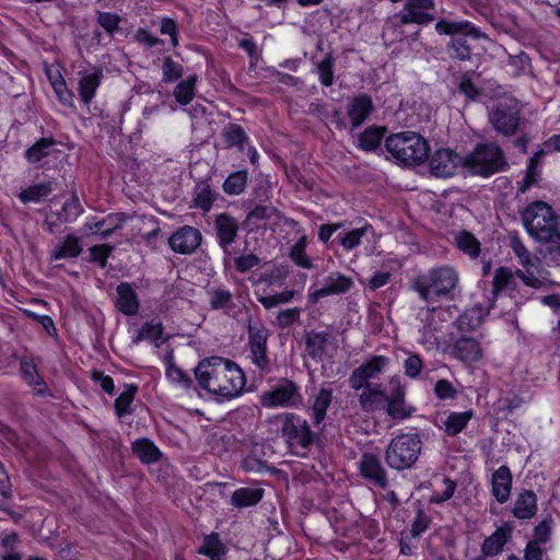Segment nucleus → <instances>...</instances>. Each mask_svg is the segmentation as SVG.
Here are the masks:
<instances>
[{"label":"nucleus","mask_w":560,"mask_h":560,"mask_svg":"<svg viewBox=\"0 0 560 560\" xmlns=\"http://www.w3.org/2000/svg\"><path fill=\"white\" fill-rule=\"evenodd\" d=\"M195 377L199 386L218 400H231L238 397L246 384L242 369L233 361L222 357L202 359L195 368Z\"/></svg>","instance_id":"1"},{"label":"nucleus","mask_w":560,"mask_h":560,"mask_svg":"<svg viewBox=\"0 0 560 560\" xmlns=\"http://www.w3.org/2000/svg\"><path fill=\"white\" fill-rule=\"evenodd\" d=\"M522 224L538 244L556 246L560 254V212L549 203L536 200L521 211Z\"/></svg>","instance_id":"2"},{"label":"nucleus","mask_w":560,"mask_h":560,"mask_svg":"<svg viewBox=\"0 0 560 560\" xmlns=\"http://www.w3.org/2000/svg\"><path fill=\"white\" fill-rule=\"evenodd\" d=\"M458 283V273L451 266H440L429 269L425 273L412 280L411 288L421 301L435 303L447 296Z\"/></svg>","instance_id":"3"},{"label":"nucleus","mask_w":560,"mask_h":560,"mask_svg":"<svg viewBox=\"0 0 560 560\" xmlns=\"http://www.w3.org/2000/svg\"><path fill=\"white\" fill-rule=\"evenodd\" d=\"M385 147L394 159L406 165H419L429 158L428 141L413 131L390 135Z\"/></svg>","instance_id":"4"},{"label":"nucleus","mask_w":560,"mask_h":560,"mask_svg":"<svg viewBox=\"0 0 560 560\" xmlns=\"http://www.w3.org/2000/svg\"><path fill=\"white\" fill-rule=\"evenodd\" d=\"M463 167L471 175L489 177L508 170L509 163L498 144L481 143L464 158Z\"/></svg>","instance_id":"5"},{"label":"nucleus","mask_w":560,"mask_h":560,"mask_svg":"<svg viewBox=\"0 0 560 560\" xmlns=\"http://www.w3.org/2000/svg\"><path fill=\"white\" fill-rule=\"evenodd\" d=\"M277 419L281 423V436L288 446L295 454L305 455L317 439V434L311 430L308 422L294 413H283Z\"/></svg>","instance_id":"6"},{"label":"nucleus","mask_w":560,"mask_h":560,"mask_svg":"<svg viewBox=\"0 0 560 560\" xmlns=\"http://www.w3.org/2000/svg\"><path fill=\"white\" fill-rule=\"evenodd\" d=\"M421 447L422 442L418 434L397 435L390 441L385 451V460L393 469H408L418 460Z\"/></svg>","instance_id":"7"},{"label":"nucleus","mask_w":560,"mask_h":560,"mask_svg":"<svg viewBox=\"0 0 560 560\" xmlns=\"http://www.w3.org/2000/svg\"><path fill=\"white\" fill-rule=\"evenodd\" d=\"M249 359L261 372H267L270 360L267 355L268 328L260 320L248 319L247 324Z\"/></svg>","instance_id":"8"},{"label":"nucleus","mask_w":560,"mask_h":560,"mask_svg":"<svg viewBox=\"0 0 560 560\" xmlns=\"http://www.w3.org/2000/svg\"><path fill=\"white\" fill-rule=\"evenodd\" d=\"M521 110L515 100L498 102L489 114V120L494 130L505 137L513 136L521 121Z\"/></svg>","instance_id":"9"},{"label":"nucleus","mask_w":560,"mask_h":560,"mask_svg":"<svg viewBox=\"0 0 560 560\" xmlns=\"http://www.w3.org/2000/svg\"><path fill=\"white\" fill-rule=\"evenodd\" d=\"M259 401L265 408L293 407L302 401L298 385L282 378L271 389L262 392Z\"/></svg>","instance_id":"10"},{"label":"nucleus","mask_w":560,"mask_h":560,"mask_svg":"<svg viewBox=\"0 0 560 560\" xmlns=\"http://www.w3.org/2000/svg\"><path fill=\"white\" fill-rule=\"evenodd\" d=\"M383 407L386 415L394 420H405L415 412V408L406 401V389L397 375L389 380V390L385 395Z\"/></svg>","instance_id":"11"},{"label":"nucleus","mask_w":560,"mask_h":560,"mask_svg":"<svg viewBox=\"0 0 560 560\" xmlns=\"http://www.w3.org/2000/svg\"><path fill=\"white\" fill-rule=\"evenodd\" d=\"M435 8L434 0H406L395 19L402 25H428L436 19Z\"/></svg>","instance_id":"12"},{"label":"nucleus","mask_w":560,"mask_h":560,"mask_svg":"<svg viewBox=\"0 0 560 560\" xmlns=\"http://www.w3.org/2000/svg\"><path fill=\"white\" fill-rule=\"evenodd\" d=\"M434 30L439 35H445L452 38L455 36L469 37L475 40L488 38L479 26L468 20L454 19L452 18V13L447 16L439 18L435 22Z\"/></svg>","instance_id":"13"},{"label":"nucleus","mask_w":560,"mask_h":560,"mask_svg":"<svg viewBox=\"0 0 560 560\" xmlns=\"http://www.w3.org/2000/svg\"><path fill=\"white\" fill-rule=\"evenodd\" d=\"M389 359L385 355H373L355 368L349 376V386L353 390H360L365 385H373L370 381L376 378L388 365Z\"/></svg>","instance_id":"14"},{"label":"nucleus","mask_w":560,"mask_h":560,"mask_svg":"<svg viewBox=\"0 0 560 560\" xmlns=\"http://www.w3.org/2000/svg\"><path fill=\"white\" fill-rule=\"evenodd\" d=\"M353 285L354 282L352 278L340 272H330L324 278L323 287L310 291L307 296L310 302L315 304L326 296L345 294L349 292Z\"/></svg>","instance_id":"15"},{"label":"nucleus","mask_w":560,"mask_h":560,"mask_svg":"<svg viewBox=\"0 0 560 560\" xmlns=\"http://www.w3.org/2000/svg\"><path fill=\"white\" fill-rule=\"evenodd\" d=\"M464 158L451 149H439L429 159V167L435 177H451L458 166H463Z\"/></svg>","instance_id":"16"},{"label":"nucleus","mask_w":560,"mask_h":560,"mask_svg":"<svg viewBox=\"0 0 560 560\" xmlns=\"http://www.w3.org/2000/svg\"><path fill=\"white\" fill-rule=\"evenodd\" d=\"M359 469L361 476L373 486L385 489L388 487V476L383 467L378 455L373 453H364L359 460Z\"/></svg>","instance_id":"17"},{"label":"nucleus","mask_w":560,"mask_h":560,"mask_svg":"<svg viewBox=\"0 0 560 560\" xmlns=\"http://www.w3.org/2000/svg\"><path fill=\"white\" fill-rule=\"evenodd\" d=\"M201 241L202 235L198 229L184 225L170 236L168 245L177 254L190 255L200 246Z\"/></svg>","instance_id":"18"},{"label":"nucleus","mask_w":560,"mask_h":560,"mask_svg":"<svg viewBox=\"0 0 560 560\" xmlns=\"http://www.w3.org/2000/svg\"><path fill=\"white\" fill-rule=\"evenodd\" d=\"M453 358L465 364H471L481 360L483 351L480 341L472 337L462 336L450 346Z\"/></svg>","instance_id":"19"},{"label":"nucleus","mask_w":560,"mask_h":560,"mask_svg":"<svg viewBox=\"0 0 560 560\" xmlns=\"http://www.w3.org/2000/svg\"><path fill=\"white\" fill-rule=\"evenodd\" d=\"M214 229L220 247L230 254V246L235 242L238 232V222L228 213L215 215Z\"/></svg>","instance_id":"20"},{"label":"nucleus","mask_w":560,"mask_h":560,"mask_svg":"<svg viewBox=\"0 0 560 560\" xmlns=\"http://www.w3.org/2000/svg\"><path fill=\"white\" fill-rule=\"evenodd\" d=\"M513 477L506 465L500 466L491 477V492L499 503H505L511 495Z\"/></svg>","instance_id":"21"},{"label":"nucleus","mask_w":560,"mask_h":560,"mask_svg":"<svg viewBox=\"0 0 560 560\" xmlns=\"http://www.w3.org/2000/svg\"><path fill=\"white\" fill-rule=\"evenodd\" d=\"M125 222L124 213H110L102 220L91 219L84 224V230L93 234H100L102 238L109 237Z\"/></svg>","instance_id":"22"},{"label":"nucleus","mask_w":560,"mask_h":560,"mask_svg":"<svg viewBox=\"0 0 560 560\" xmlns=\"http://www.w3.org/2000/svg\"><path fill=\"white\" fill-rule=\"evenodd\" d=\"M117 298L115 306L117 310L127 316H133L138 313L140 303L138 295L130 283L121 282L116 289Z\"/></svg>","instance_id":"23"},{"label":"nucleus","mask_w":560,"mask_h":560,"mask_svg":"<svg viewBox=\"0 0 560 560\" xmlns=\"http://www.w3.org/2000/svg\"><path fill=\"white\" fill-rule=\"evenodd\" d=\"M361 394L359 395V405L362 411L372 413L376 411L383 404L386 393L384 392L383 385L374 383L373 385H365L361 387Z\"/></svg>","instance_id":"24"},{"label":"nucleus","mask_w":560,"mask_h":560,"mask_svg":"<svg viewBox=\"0 0 560 560\" xmlns=\"http://www.w3.org/2000/svg\"><path fill=\"white\" fill-rule=\"evenodd\" d=\"M374 106L372 98L366 94L354 97L348 106V116L351 120V129L360 127L372 113Z\"/></svg>","instance_id":"25"},{"label":"nucleus","mask_w":560,"mask_h":560,"mask_svg":"<svg viewBox=\"0 0 560 560\" xmlns=\"http://www.w3.org/2000/svg\"><path fill=\"white\" fill-rule=\"evenodd\" d=\"M104 77L101 68H94L92 72L82 75L78 83V91L82 103L86 106L91 104L95 97L96 91L101 85Z\"/></svg>","instance_id":"26"},{"label":"nucleus","mask_w":560,"mask_h":560,"mask_svg":"<svg viewBox=\"0 0 560 560\" xmlns=\"http://www.w3.org/2000/svg\"><path fill=\"white\" fill-rule=\"evenodd\" d=\"M56 144L54 138H40L25 150L24 158L28 163L37 164L56 151Z\"/></svg>","instance_id":"27"},{"label":"nucleus","mask_w":560,"mask_h":560,"mask_svg":"<svg viewBox=\"0 0 560 560\" xmlns=\"http://www.w3.org/2000/svg\"><path fill=\"white\" fill-rule=\"evenodd\" d=\"M537 511V498L534 491L525 490L518 494L514 508L513 515L520 520L532 518Z\"/></svg>","instance_id":"28"},{"label":"nucleus","mask_w":560,"mask_h":560,"mask_svg":"<svg viewBox=\"0 0 560 560\" xmlns=\"http://www.w3.org/2000/svg\"><path fill=\"white\" fill-rule=\"evenodd\" d=\"M264 497L261 488H238L231 497V504L243 509L256 505Z\"/></svg>","instance_id":"29"},{"label":"nucleus","mask_w":560,"mask_h":560,"mask_svg":"<svg viewBox=\"0 0 560 560\" xmlns=\"http://www.w3.org/2000/svg\"><path fill=\"white\" fill-rule=\"evenodd\" d=\"M56 187L55 182H46V183H39L32 185L25 189H23L19 194V198L23 203L28 202H40L45 198H47Z\"/></svg>","instance_id":"30"},{"label":"nucleus","mask_w":560,"mask_h":560,"mask_svg":"<svg viewBox=\"0 0 560 560\" xmlns=\"http://www.w3.org/2000/svg\"><path fill=\"white\" fill-rule=\"evenodd\" d=\"M222 139L226 148H237L243 152L248 142V136L244 128L237 124H229L222 130Z\"/></svg>","instance_id":"31"},{"label":"nucleus","mask_w":560,"mask_h":560,"mask_svg":"<svg viewBox=\"0 0 560 560\" xmlns=\"http://www.w3.org/2000/svg\"><path fill=\"white\" fill-rule=\"evenodd\" d=\"M82 252L80 240L74 235H68L62 243L52 250L54 259H69L78 257Z\"/></svg>","instance_id":"32"},{"label":"nucleus","mask_w":560,"mask_h":560,"mask_svg":"<svg viewBox=\"0 0 560 560\" xmlns=\"http://www.w3.org/2000/svg\"><path fill=\"white\" fill-rule=\"evenodd\" d=\"M166 364L165 375L171 383L183 389H189L192 386L190 376L174 363L172 351L166 355Z\"/></svg>","instance_id":"33"},{"label":"nucleus","mask_w":560,"mask_h":560,"mask_svg":"<svg viewBox=\"0 0 560 560\" xmlns=\"http://www.w3.org/2000/svg\"><path fill=\"white\" fill-rule=\"evenodd\" d=\"M132 451L141 462L147 464L158 462L162 455L154 443L148 439H140L133 442Z\"/></svg>","instance_id":"34"},{"label":"nucleus","mask_w":560,"mask_h":560,"mask_svg":"<svg viewBox=\"0 0 560 560\" xmlns=\"http://www.w3.org/2000/svg\"><path fill=\"white\" fill-rule=\"evenodd\" d=\"M508 540V534L503 528L497 529L491 536L487 537L481 546V555L486 558L493 557L502 552Z\"/></svg>","instance_id":"35"},{"label":"nucleus","mask_w":560,"mask_h":560,"mask_svg":"<svg viewBox=\"0 0 560 560\" xmlns=\"http://www.w3.org/2000/svg\"><path fill=\"white\" fill-rule=\"evenodd\" d=\"M163 325L161 322H145L139 329L137 336L132 339L135 345H138L142 340H150L156 347L161 345L160 340L163 334Z\"/></svg>","instance_id":"36"},{"label":"nucleus","mask_w":560,"mask_h":560,"mask_svg":"<svg viewBox=\"0 0 560 560\" xmlns=\"http://www.w3.org/2000/svg\"><path fill=\"white\" fill-rule=\"evenodd\" d=\"M138 386L135 384H125L124 390L114 402L116 415L121 418L132 412L131 404L137 394Z\"/></svg>","instance_id":"37"},{"label":"nucleus","mask_w":560,"mask_h":560,"mask_svg":"<svg viewBox=\"0 0 560 560\" xmlns=\"http://www.w3.org/2000/svg\"><path fill=\"white\" fill-rule=\"evenodd\" d=\"M197 83V75L191 74L187 79L177 83L174 88L173 95L180 105H188L195 97V89Z\"/></svg>","instance_id":"38"},{"label":"nucleus","mask_w":560,"mask_h":560,"mask_svg":"<svg viewBox=\"0 0 560 560\" xmlns=\"http://www.w3.org/2000/svg\"><path fill=\"white\" fill-rule=\"evenodd\" d=\"M329 341L327 331H312L306 336V349L311 358L319 359L325 352Z\"/></svg>","instance_id":"39"},{"label":"nucleus","mask_w":560,"mask_h":560,"mask_svg":"<svg viewBox=\"0 0 560 560\" xmlns=\"http://www.w3.org/2000/svg\"><path fill=\"white\" fill-rule=\"evenodd\" d=\"M516 275L510 268L500 267L493 276V293L502 291H513L516 288Z\"/></svg>","instance_id":"40"},{"label":"nucleus","mask_w":560,"mask_h":560,"mask_svg":"<svg viewBox=\"0 0 560 560\" xmlns=\"http://www.w3.org/2000/svg\"><path fill=\"white\" fill-rule=\"evenodd\" d=\"M332 400V390L329 388H320L313 404V422L319 424L326 417V411Z\"/></svg>","instance_id":"41"},{"label":"nucleus","mask_w":560,"mask_h":560,"mask_svg":"<svg viewBox=\"0 0 560 560\" xmlns=\"http://www.w3.org/2000/svg\"><path fill=\"white\" fill-rule=\"evenodd\" d=\"M199 553L209 557L211 560H223L224 546L217 533L206 536L202 546L198 550Z\"/></svg>","instance_id":"42"},{"label":"nucleus","mask_w":560,"mask_h":560,"mask_svg":"<svg viewBox=\"0 0 560 560\" xmlns=\"http://www.w3.org/2000/svg\"><path fill=\"white\" fill-rule=\"evenodd\" d=\"M215 200V195L209 184L201 182L194 189V205L202 211H209Z\"/></svg>","instance_id":"43"},{"label":"nucleus","mask_w":560,"mask_h":560,"mask_svg":"<svg viewBox=\"0 0 560 560\" xmlns=\"http://www.w3.org/2000/svg\"><path fill=\"white\" fill-rule=\"evenodd\" d=\"M248 173L245 170L231 173L223 183V190L230 196L242 194L247 185Z\"/></svg>","instance_id":"44"},{"label":"nucleus","mask_w":560,"mask_h":560,"mask_svg":"<svg viewBox=\"0 0 560 560\" xmlns=\"http://www.w3.org/2000/svg\"><path fill=\"white\" fill-rule=\"evenodd\" d=\"M510 247L518 258L520 264L525 268H532L535 266L534 258L530 252L527 249L522 238L517 235V233L509 234Z\"/></svg>","instance_id":"45"},{"label":"nucleus","mask_w":560,"mask_h":560,"mask_svg":"<svg viewBox=\"0 0 560 560\" xmlns=\"http://www.w3.org/2000/svg\"><path fill=\"white\" fill-rule=\"evenodd\" d=\"M457 247L470 258H477L480 254V242L474 234L467 231L459 232L456 237Z\"/></svg>","instance_id":"46"},{"label":"nucleus","mask_w":560,"mask_h":560,"mask_svg":"<svg viewBox=\"0 0 560 560\" xmlns=\"http://www.w3.org/2000/svg\"><path fill=\"white\" fill-rule=\"evenodd\" d=\"M471 417V411L452 412L443 423L445 432L451 436L458 434L467 425Z\"/></svg>","instance_id":"47"},{"label":"nucleus","mask_w":560,"mask_h":560,"mask_svg":"<svg viewBox=\"0 0 560 560\" xmlns=\"http://www.w3.org/2000/svg\"><path fill=\"white\" fill-rule=\"evenodd\" d=\"M468 37L452 38L446 45L447 52L452 59L460 61L469 60L471 57V46L467 42Z\"/></svg>","instance_id":"48"},{"label":"nucleus","mask_w":560,"mask_h":560,"mask_svg":"<svg viewBox=\"0 0 560 560\" xmlns=\"http://www.w3.org/2000/svg\"><path fill=\"white\" fill-rule=\"evenodd\" d=\"M383 137L382 128L369 127L358 138L359 148L364 151H373L381 144Z\"/></svg>","instance_id":"49"},{"label":"nucleus","mask_w":560,"mask_h":560,"mask_svg":"<svg viewBox=\"0 0 560 560\" xmlns=\"http://www.w3.org/2000/svg\"><path fill=\"white\" fill-rule=\"evenodd\" d=\"M306 237L302 236L299 241L291 246L289 256L292 261L304 269L314 268L312 259L305 253Z\"/></svg>","instance_id":"50"},{"label":"nucleus","mask_w":560,"mask_h":560,"mask_svg":"<svg viewBox=\"0 0 560 560\" xmlns=\"http://www.w3.org/2000/svg\"><path fill=\"white\" fill-rule=\"evenodd\" d=\"M371 228L372 226L370 224H365L364 226L359 228V229H353L346 234H339L337 236V238H338L340 245L342 246V248L345 250L349 252V250L354 249L355 247H358L361 244L362 237L366 234V232Z\"/></svg>","instance_id":"51"},{"label":"nucleus","mask_w":560,"mask_h":560,"mask_svg":"<svg viewBox=\"0 0 560 560\" xmlns=\"http://www.w3.org/2000/svg\"><path fill=\"white\" fill-rule=\"evenodd\" d=\"M208 295L210 306L213 310L230 308L233 305V295L228 289H210L208 290Z\"/></svg>","instance_id":"52"},{"label":"nucleus","mask_w":560,"mask_h":560,"mask_svg":"<svg viewBox=\"0 0 560 560\" xmlns=\"http://www.w3.org/2000/svg\"><path fill=\"white\" fill-rule=\"evenodd\" d=\"M278 217V211L272 206H256L246 217L245 223L257 225L260 221H269Z\"/></svg>","instance_id":"53"},{"label":"nucleus","mask_w":560,"mask_h":560,"mask_svg":"<svg viewBox=\"0 0 560 560\" xmlns=\"http://www.w3.org/2000/svg\"><path fill=\"white\" fill-rule=\"evenodd\" d=\"M82 211L79 198L75 194H72L71 198L63 203L61 211L58 212V220L59 222H72Z\"/></svg>","instance_id":"54"},{"label":"nucleus","mask_w":560,"mask_h":560,"mask_svg":"<svg viewBox=\"0 0 560 560\" xmlns=\"http://www.w3.org/2000/svg\"><path fill=\"white\" fill-rule=\"evenodd\" d=\"M334 65L335 59L331 54H326L317 63L318 79L324 86H330L334 83Z\"/></svg>","instance_id":"55"},{"label":"nucleus","mask_w":560,"mask_h":560,"mask_svg":"<svg viewBox=\"0 0 560 560\" xmlns=\"http://www.w3.org/2000/svg\"><path fill=\"white\" fill-rule=\"evenodd\" d=\"M302 310L300 307H289L281 310L276 314L273 325L284 329L300 320Z\"/></svg>","instance_id":"56"},{"label":"nucleus","mask_w":560,"mask_h":560,"mask_svg":"<svg viewBox=\"0 0 560 560\" xmlns=\"http://www.w3.org/2000/svg\"><path fill=\"white\" fill-rule=\"evenodd\" d=\"M20 371L23 374L25 382L31 386L43 384V378L37 372L36 365L30 358H22L20 361Z\"/></svg>","instance_id":"57"},{"label":"nucleus","mask_w":560,"mask_h":560,"mask_svg":"<svg viewBox=\"0 0 560 560\" xmlns=\"http://www.w3.org/2000/svg\"><path fill=\"white\" fill-rule=\"evenodd\" d=\"M296 292L294 290H285L272 295H266L258 298V302L267 310L273 308L280 304L291 302Z\"/></svg>","instance_id":"58"},{"label":"nucleus","mask_w":560,"mask_h":560,"mask_svg":"<svg viewBox=\"0 0 560 560\" xmlns=\"http://www.w3.org/2000/svg\"><path fill=\"white\" fill-rule=\"evenodd\" d=\"M508 67L513 77H520L524 74L527 67H529V58L524 51L517 55H509Z\"/></svg>","instance_id":"59"},{"label":"nucleus","mask_w":560,"mask_h":560,"mask_svg":"<svg viewBox=\"0 0 560 560\" xmlns=\"http://www.w3.org/2000/svg\"><path fill=\"white\" fill-rule=\"evenodd\" d=\"M431 517L425 514L422 510H418L409 532L407 533L411 538H418L421 536L430 526Z\"/></svg>","instance_id":"60"},{"label":"nucleus","mask_w":560,"mask_h":560,"mask_svg":"<svg viewBox=\"0 0 560 560\" xmlns=\"http://www.w3.org/2000/svg\"><path fill=\"white\" fill-rule=\"evenodd\" d=\"M162 71L164 82H174L178 80L184 73L182 65L174 61L171 57L164 58Z\"/></svg>","instance_id":"61"},{"label":"nucleus","mask_w":560,"mask_h":560,"mask_svg":"<svg viewBox=\"0 0 560 560\" xmlns=\"http://www.w3.org/2000/svg\"><path fill=\"white\" fill-rule=\"evenodd\" d=\"M12 497V486L10 478L4 470L3 466L0 465V510H8V501Z\"/></svg>","instance_id":"62"},{"label":"nucleus","mask_w":560,"mask_h":560,"mask_svg":"<svg viewBox=\"0 0 560 560\" xmlns=\"http://www.w3.org/2000/svg\"><path fill=\"white\" fill-rule=\"evenodd\" d=\"M160 33L168 35L173 47L178 45V25L175 20L171 18H161L159 20Z\"/></svg>","instance_id":"63"},{"label":"nucleus","mask_w":560,"mask_h":560,"mask_svg":"<svg viewBox=\"0 0 560 560\" xmlns=\"http://www.w3.org/2000/svg\"><path fill=\"white\" fill-rule=\"evenodd\" d=\"M423 369V362L420 355L412 353L404 361L405 374L410 378H417Z\"/></svg>","instance_id":"64"}]
</instances>
